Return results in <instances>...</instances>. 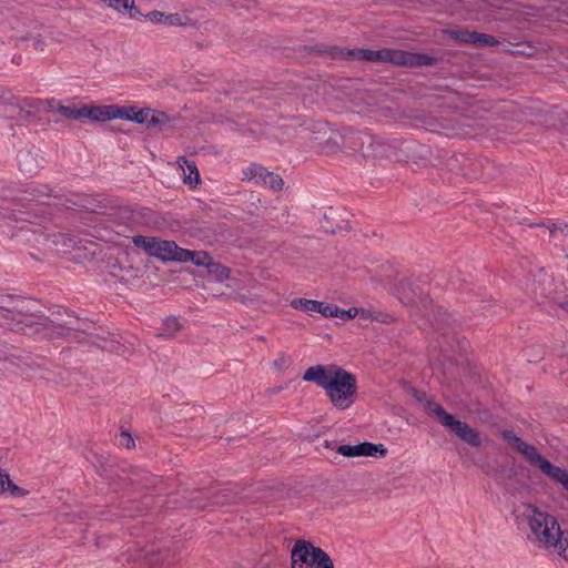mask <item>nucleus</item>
Masks as SVG:
<instances>
[{
  "mask_svg": "<svg viewBox=\"0 0 568 568\" xmlns=\"http://www.w3.org/2000/svg\"><path fill=\"white\" fill-rule=\"evenodd\" d=\"M49 110L60 113L62 116L72 120L84 119V111L82 108H75L71 105H62L59 101L51 99L48 101Z\"/></svg>",
  "mask_w": 568,
  "mask_h": 568,
  "instance_id": "nucleus-19",
  "label": "nucleus"
},
{
  "mask_svg": "<svg viewBox=\"0 0 568 568\" xmlns=\"http://www.w3.org/2000/svg\"><path fill=\"white\" fill-rule=\"evenodd\" d=\"M120 113H122L120 119L138 124H146L149 128L169 122L166 113L151 108L138 109L136 106H121Z\"/></svg>",
  "mask_w": 568,
  "mask_h": 568,
  "instance_id": "nucleus-10",
  "label": "nucleus"
},
{
  "mask_svg": "<svg viewBox=\"0 0 568 568\" xmlns=\"http://www.w3.org/2000/svg\"><path fill=\"white\" fill-rule=\"evenodd\" d=\"M291 306L295 310H301L307 315L321 314L323 317H338L353 320L361 317L362 320H377L381 313L371 307H349L347 310L341 308L333 303H325L307 298H294L291 301Z\"/></svg>",
  "mask_w": 568,
  "mask_h": 568,
  "instance_id": "nucleus-3",
  "label": "nucleus"
},
{
  "mask_svg": "<svg viewBox=\"0 0 568 568\" xmlns=\"http://www.w3.org/2000/svg\"><path fill=\"white\" fill-rule=\"evenodd\" d=\"M481 315L483 316H493L494 314H491V313H483Z\"/></svg>",
  "mask_w": 568,
  "mask_h": 568,
  "instance_id": "nucleus-33",
  "label": "nucleus"
},
{
  "mask_svg": "<svg viewBox=\"0 0 568 568\" xmlns=\"http://www.w3.org/2000/svg\"><path fill=\"white\" fill-rule=\"evenodd\" d=\"M264 185L268 186L270 189L274 191H278L283 187V180L280 175L274 174L272 172L266 171V174L264 175L262 182Z\"/></svg>",
  "mask_w": 568,
  "mask_h": 568,
  "instance_id": "nucleus-27",
  "label": "nucleus"
},
{
  "mask_svg": "<svg viewBox=\"0 0 568 568\" xmlns=\"http://www.w3.org/2000/svg\"><path fill=\"white\" fill-rule=\"evenodd\" d=\"M539 470L552 481L560 484L568 491V470L552 465L547 459Z\"/></svg>",
  "mask_w": 568,
  "mask_h": 568,
  "instance_id": "nucleus-17",
  "label": "nucleus"
},
{
  "mask_svg": "<svg viewBox=\"0 0 568 568\" xmlns=\"http://www.w3.org/2000/svg\"><path fill=\"white\" fill-rule=\"evenodd\" d=\"M146 20L153 23L166 26H184L186 18L179 13L166 14L164 12L153 10L144 16Z\"/></svg>",
  "mask_w": 568,
  "mask_h": 568,
  "instance_id": "nucleus-18",
  "label": "nucleus"
},
{
  "mask_svg": "<svg viewBox=\"0 0 568 568\" xmlns=\"http://www.w3.org/2000/svg\"><path fill=\"white\" fill-rule=\"evenodd\" d=\"M315 548L311 542L298 540L291 551L292 568H312Z\"/></svg>",
  "mask_w": 568,
  "mask_h": 568,
  "instance_id": "nucleus-13",
  "label": "nucleus"
},
{
  "mask_svg": "<svg viewBox=\"0 0 568 568\" xmlns=\"http://www.w3.org/2000/svg\"><path fill=\"white\" fill-rule=\"evenodd\" d=\"M12 306L1 305L0 307L7 311L6 314H0L4 318L14 320L16 317H36L41 320H49L51 316H71L69 310L57 306L50 314L41 311V305L38 301L31 298H19L9 301Z\"/></svg>",
  "mask_w": 568,
  "mask_h": 568,
  "instance_id": "nucleus-8",
  "label": "nucleus"
},
{
  "mask_svg": "<svg viewBox=\"0 0 568 568\" xmlns=\"http://www.w3.org/2000/svg\"><path fill=\"white\" fill-rule=\"evenodd\" d=\"M163 327L158 329V336L170 338L181 329L180 322H162Z\"/></svg>",
  "mask_w": 568,
  "mask_h": 568,
  "instance_id": "nucleus-26",
  "label": "nucleus"
},
{
  "mask_svg": "<svg viewBox=\"0 0 568 568\" xmlns=\"http://www.w3.org/2000/svg\"><path fill=\"white\" fill-rule=\"evenodd\" d=\"M503 437L507 442H509L516 449L523 443V440L519 437H517L516 435H514L511 432H508V430H505L503 433Z\"/></svg>",
  "mask_w": 568,
  "mask_h": 568,
  "instance_id": "nucleus-30",
  "label": "nucleus"
},
{
  "mask_svg": "<svg viewBox=\"0 0 568 568\" xmlns=\"http://www.w3.org/2000/svg\"><path fill=\"white\" fill-rule=\"evenodd\" d=\"M29 495V490L18 486L11 479L9 473L0 468V496L4 498H22Z\"/></svg>",
  "mask_w": 568,
  "mask_h": 568,
  "instance_id": "nucleus-15",
  "label": "nucleus"
},
{
  "mask_svg": "<svg viewBox=\"0 0 568 568\" xmlns=\"http://www.w3.org/2000/svg\"><path fill=\"white\" fill-rule=\"evenodd\" d=\"M132 242L136 247L143 248L149 255L162 261L180 262L183 253V248L178 246L175 242L158 237L136 235Z\"/></svg>",
  "mask_w": 568,
  "mask_h": 568,
  "instance_id": "nucleus-9",
  "label": "nucleus"
},
{
  "mask_svg": "<svg viewBox=\"0 0 568 568\" xmlns=\"http://www.w3.org/2000/svg\"><path fill=\"white\" fill-rule=\"evenodd\" d=\"M443 32L455 42L462 44H471L477 48L495 47L499 44V40L494 36L467 29H446Z\"/></svg>",
  "mask_w": 568,
  "mask_h": 568,
  "instance_id": "nucleus-11",
  "label": "nucleus"
},
{
  "mask_svg": "<svg viewBox=\"0 0 568 568\" xmlns=\"http://www.w3.org/2000/svg\"><path fill=\"white\" fill-rule=\"evenodd\" d=\"M345 457H361V456H381L384 457L387 449L383 444L359 443L356 445H341L336 450Z\"/></svg>",
  "mask_w": 568,
  "mask_h": 568,
  "instance_id": "nucleus-12",
  "label": "nucleus"
},
{
  "mask_svg": "<svg viewBox=\"0 0 568 568\" xmlns=\"http://www.w3.org/2000/svg\"><path fill=\"white\" fill-rule=\"evenodd\" d=\"M176 163L182 170L183 182L195 189L201 182L200 172L195 162L189 161L185 156H179Z\"/></svg>",
  "mask_w": 568,
  "mask_h": 568,
  "instance_id": "nucleus-16",
  "label": "nucleus"
},
{
  "mask_svg": "<svg viewBox=\"0 0 568 568\" xmlns=\"http://www.w3.org/2000/svg\"><path fill=\"white\" fill-rule=\"evenodd\" d=\"M517 450L520 452L525 458L538 469L541 467L542 463H545V458L539 454V452L531 445L523 442Z\"/></svg>",
  "mask_w": 568,
  "mask_h": 568,
  "instance_id": "nucleus-22",
  "label": "nucleus"
},
{
  "mask_svg": "<svg viewBox=\"0 0 568 568\" xmlns=\"http://www.w3.org/2000/svg\"><path fill=\"white\" fill-rule=\"evenodd\" d=\"M18 164H19V169L23 173L29 174V175L37 173L39 170V164H38L36 156L28 151L19 153Z\"/></svg>",
  "mask_w": 568,
  "mask_h": 568,
  "instance_id": "nucleus-21",
  "label": "nucleus"
},
{
  "mask_svg": "<svg viewBox=\"0 0 568 568\" xmlns=\"http://www.w3.org/2000/svg\"><path fill=\"white\" fill-rule=\"evenodd\" d=\"M266 169L258 164H253L246 169L245 175L250 180H255V182L261 183L264 175L266 174Z\"/></svg>",
  "mask_w": 568,
  "mask_h": 568,
  "instance_id": "nucleus-28",
  "label": "nucleus"
},
{
  "mask_svg": "<svg viewBox=\"0 0 568 568\" xmlns=\"http://www.w3.org/2000/svg\"><path fill=\"white\" fill-rule=\"evenodd\" d=\"M121 106L110 104V105H98V106H88L83 105L84 119H88L91 122H105L114 119H120Z\"/></svg>",
  "mask_w": 568,
  "mask_h": 568,
  "instance_id": "nucleus-14",
  "label": "nucleus"
},
{
  "mask_svg": "<svg viewBox=\"0 0 568 568\" xmlns=\"http://www.w3.org/2000/svg\"><path fill=\"white\" fill-rule=\"evenodd\" d=\"M347 57L377 62H389L396 65L404 67H418V65H433L436 60L433 57L420 53H413L396 49H382V50H357L348 51Z\"/></svg>",
  "mask_w": 568,
  "mask_h": 568,
  "instance_id": "nucleus-4",
  "label": "nucleus"
},
{
  "mask_svg": "<svg viewBox=\"0 0 568 568\" xmlns=\"http://www.w3.org/2000/svg\"><path fill=\"white\" fill-rule=\"evenodd\" d=\"M556 229V225L554 224L552 227H549L550 232L552 233Z\"/></svg>",
  "mask_w": 568,
  "mask_h": 568,
  "instance_id": "nucleus-34",
  "label": "nucleus"
},
{
  "mask_svg": "<svg viewBox=\"0 0 568 568\" xmlns=\"http://www.w3.org/2000/svg\"><path fill=\"white\" fill-rule=\"evenodd\" d=\"M517 519L527 524L528 539L538 547L552 550L568 561V531L562 530L555 516L540 510L531 504L518 509Z\"/></svg>",
  "mask_w": 568,
  "mask_h": 568,
  "instance_id": "nucleus-1",
  "label": "nucleus"
},
{
  "mask_svg": "<svg viewBox=\"0 0 568 568\" xmlns=\"http://www.w3.org/2000/svg\"><path fill=\"white\" fill-rule=\"evenodd\" d=\"M120 443H121L122 446H125L126 448L134 447V439L126 432H122L121 433V435H120Z\"/></svg>",
  "mask_w": 568,
  "mask_h": 568,
  "instance_id": "nucleus-31",
  "label": "nucleus"
},
{
  "mask_svg": "<svg viewBox=\"0 0 568 568\" xmlns=\"http://www.w3.org/2000/svg\"><path fill=\"white\" fill-rule=\"evenodd\" d=\"M425 409L434 416L444 427L452 430L458 438L466 444L478 447L480 445V436L478 432L466 423L456 419L452 414L447 413L442 405L435 402H426Z\"/></svg>",
  "mask_w": 568,
  "mask_h": 568,
  "instance_id": "nucleus-6",
  "label": "nucleus"
},
{
  "mask_svg": "<svg viewBox=\"0 0 568 568\" xmlns=\"http://www.w3.org/2000/svg\"><path fill=\"white\" fill-rule=\"evenodd\" d=\"M551 285V278L547 274H542L538 281L531 283L530 292L537 297L548 294V287Z\"/></svg>",
  "mask_w": 568,
  "mask_h": 568,
  "instance_id": "nucleus-23",
  "label": "nucleus"
},
{
  "mask_svg": "<svg viewBox=\"0 0 568 568\" xmlns=\"http://www.w3.org/2000/svg\"><path fill=\"white\" fill-rule=\"evenodd\" d=\"M303 379L313 382L323 388L336 408L346 409L356 399V377L341 366L332 364L311 366L305 371Z\"/></svg>",
  "mask_w": 568,
  "mask_h": 568,
  "instance_id": "nucleus-2",
  "label": "nucleus"
},
{
  "mask_svg": "<svg viewBox=\"0 0 568 568\" xmlns=\"http://www.w3.org/2000/svg\"><path fill=\"white\" fill-rule=\"evenodd\" d=\"M206 268L209 270L210 275L219 282H223L230 276V270L220 263H214L213 260Z\"/></svg>",
  "mask_w": 568,
  "mask_h": 568,
  "instance_id": "nucleus-25",
  "label": "nucleus"
},
{
  "mask_svg": "<svg viewBox=\"0 0 568 568\" xmlns=\"http://www.w3.org/2000/svg\"><path fill=\"white\" fill-rule=\"evenodd\" d=\"M312 558H313L312 559V562H313L312 568H333L334 567L333 561L329 558V556L318 547L315 548V554H313Z\"/></svg>",
  "mask_w": 568,
  "mask_h": 568,
  "instance_id": "nucleus-24",
  "label": "nucleus"
},
{
  "mask_svg": "<svg viewBox=\"0 0 568 568\" xmlns=\"http://www.w3.org/2000/svg\"><path fill=\"white\" fill-rule=\"evenodd\" d=\"M559 307L566 310L568 308V303H561L559 304Z\"/></svg>",
  "mask_w": 568,
  "mask_h": 568,
  "instance_id": "nucleus-32",
  "label": "nucleus"
},
{
  "mask_svg": "<svg viewBox=\"0 0 568 568\" xmlns=\"http://www.w3.org/2000/svg\"><path fill=\"white\" fill-rule=\"evenodd\" d=\"M343 145L366 158L384 155L388 149V144L381 138L374 136L366 131H355L352 129L344 131Z\"/></svg>",
  "mask_w": 568,
  "mask_h": 568,
  "instance_id": "nucleus-7",
  "label": "nucleus"
},
{
  "mask_svg": "<svg viewBox=\"0 0 568 568\" xmlns=\"http://www.w3.org/2000/svg\"><path fill=\"white\" fill-rule=\"evenodd\" d=\"M290 357L286 355H281L278 358H276L273 363L275 369L278 372L284 371L290 365Z\"/></svg>",
  "mask_w": 568,
  "mask_h": 568,
  "instance_id": "nucleus-29",
  "label": "nucleus"
},
{
  "mask_svg": "<svg viewBox=\"0 0 568 568\" xmlns=\"http://www.w3.org/2000/svg\"><path fill=\"white\" fill-rule=\"evenodd\" d=\"M397 296L403 304H414L418 310L417 315L427 320H437L448 316V311L436 305L432 298L424 296L419 287H415L410 282L404 281L397 287Z\"/></svg>",
  "mask_w": 568,
  "mask_h": 568,
  "instance_id": "nucleus-5",
  "label": "nucleus"
},
{
  "mask_svg": "<svg viewBox=\"0 0 568 568\" xmlns=\"http://www.w3.org/2000/svg\"><path fill=\"white\" fill-rule=\"evenodd\" d=\"M212 261L211 255L204 251H190L183 248L180 262H192L196 266L207 267Z\"/></svg>",
  "mask_w": 568,
  "mask_h": 568,
  "instance_id": "nucleus-20",
  "label": "nucleus"
}]
</instances>
